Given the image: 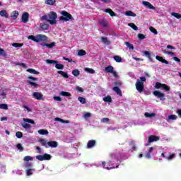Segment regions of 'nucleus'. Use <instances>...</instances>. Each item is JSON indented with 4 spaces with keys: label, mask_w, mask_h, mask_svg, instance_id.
<instances>
[{
    "label": "nucleus",
    "mask_w": 181,
    "mask_h": 181,
    "mask_svg": "<svg viewBox=\"0 0 181 181\" xmlns=\"http://www.w3.org/2000/svg\"><path fill=\"white\" fill-rule=\"evenodd\" d=\"M41 19H42V21H47L50 25H56V23H57V21H56V19H57V13L54 11H51L47 15L42 16Z\"/></svg>",
    "instance_id": "nucleus-1"
},
{
    "label": "nucleus",
    "mask_w": 181,
    "mask_h": 181,
    "mask_svg": "<svg viewBox=\"0 0 181 181\" xmlns=\"http://www.w3.org/2000/svg\"><path fill=\"white\" fill-rule=\"evenodd\" d=\"M38 142L41 144L42 146H45V148H57L59 146V143L56 141H48L45 139H40Z\"/></svg>",
    "instance_id": "nucleus-2"
},
{
    "label": "nucleus",
    "mask_w": 181,
    "mask_h": 181,
    "mask_svg": "<svg viewBox=\"0 0 181 181\" xmlns=\"http://www.w3.org/2000/svg\"><path fill=\"white\" fill-rule=\"evenodd\" d=\"M61 15H62L63 16H61L59 18L60 21H64L65 22H69V21H70V19H74L71 14L69 13L66 11H62L61 12Z\"/></svg>",
    "instance_id": "nucleus-3"
},
{
    "label": "nucleus",
    "mask_w": 181,
    "mask_h": 181,
    "mask_svg": "<svg viewBox=\"0 0 181 181\" xmlns=\"http://www.w3.org/2000/svg\"><path fill=\"white\" fill-rule=\"evenodd\" d=\"M33 81H37V78H35L33 76L28 77V84H29L30 86H31V87H33L34 88H37L39 87V84Z\"/></svg>",
    "instance_id": "nucleus-4"
},
{
    "label": "nucleus",
    "mask_w": 181,
    "mask_h": 181,
    "mask_svg": "<svg viewBox=\"0 0 181 181\" xmlns=\"http://www.w3.org/2000/svg\"><path fill=\"white\" fill-rule=\"evenodd\" d=\"M155 88L159 90V88H163L165 91H170V87L165 83H161L160 82H156L155 85Z\"/></svg>",
    "instance_id": "nucleus-5"
},
{
    "label": "nucleus",
    "mask_w": 181,
    "mask_h": 181,
    "mask_svg": "<svg viewBox=\"0 0 181 181\" xmlns=\"http://www.w3.org/2000/svg\"><path fill=\"white\" fill-rule=\"evenodd\" d=\"M35 158L37 160L42 162L43 160H50V159H52V156L50 154L45 153L44 155L36 156Z\"/></svg>",
    "instance_id": "nucleus-6"
},
{
    "label": "nucleus",
    "mask_w": 181,
    "mask_h": 181,
    "mask_svg": "<svg viewBox=\"0 0 181 181\" xmlns=\"http://www.w3.org/2000/svg\"><path fill=\"white\" fill-rule=\"evenodd\" d=\"M159 139H160V138L158 136H155V135H151L148 136V142L147 144H146V146H149V145H151V144H152L153 142H156L158 141H159Z\"/></svg>",
    "instance_id": "nucleus-7"
},
{
    "label": "nucleus",
    "mask_w": 181,
    "mask_h": 181,
    "mask_svg": "<svg viewBox=\"0 0 181 181\" xmlns=\"http://www.w3.org/2000/svg\"><path fill=\"white\" fill-rule=\"evenodd\" d=\"M153 95H155V97H157V98H159V100H160V101H165V100H166V98H165V93H162L159 90L153 91Z\"/></svg>",
    "instance_id": "nucleus-8"
},
{
    "label": "nucleus",
    "mask_w": 181,
    "mask_h": 181,
    "mask_svg": "<svg viewBox=\"0 0 181 181\" xmlns=\"http://www.w3.org/2000/svg\"><path fill=\"white\" fill-rule=\"evenodd\" d=\"M135 86H136V89L137 90V91H139V93L144 92V82H141V81L137 80L135 83Z\"/></svg>",
    "instance_id": "nucleus-9"
},
{
    "label": "nucleus",
    "mask_w": 181,
    "mask_h": 181,
    "mask_svg": "<svg viewBox=\"0 0 181 181\" xmlns=\"http://www.w3.org/2000/svg\"><path fill=\"white\" fill-rule=\"evenodd\" d=\"M37 43L39 42H46L47 40V37L45 35L39 34L36 35Z\"/></svg>",
    "instance_id": "nucleus-10"
},
{
    "label": "nucleus",
    "mask_w": 181,
    "mask_h": 181,
    "mask_svg": "<svg viewBox=\"0 0 181 181\" xmlns=\"http://www.w3.org/2000/svg\"><path fill=\"white\" fill-rule=\"evenodd\" d=\"M33 98H35V100H38L39 101L44 100L43 94H42L39 92H34L33 93Z\"/></svg>",
    "instance_id": "nucleus-11"
},
{
    "label": "nucleus",
    "mask_w": 181,
    "mask_h": 181,
    "mask_svg": "<svg viewBox=\"0 0 181 181\" xmlns=\"http://www.w3.org/2000/svg\"><path fill=\"white\" fill-rule=\"evenodd\" d=\"M21 19H22L23 23H28L29 21V13H23Z\"/></svg>",
    "instance_id": "nucleus-12"
},
{
    "label": "nucleus",
    "mask_w": 181,
    "mask_h": 181,
    "mask_svg": "<svg viewBox=\"0 0 181 181\" xmlns=\"http://www.w3.org/2000/svg\"><path fill=\"white\" fill-rule=\"evenodd\" d=\"M152 152H153V147H150L148 150V152L145 155V158H146V159H151V158H152Z\"/></svg>",
    "instance_id": "nucleus-13"
},
{
    "label": "nucleus",
    "mask_w": 181,
    "mask_h": 181,
    "mask_svg": "<svg viewBox=\"0 0 181 181\" xmlns=\"http://www.w3.org/2000/svg\"><path fill=\"white\" fill-rule=\"evenodd\" d=\"M95 146V140H90L87 144V148L91 149V148H94Z\"/></svg>",
    "instance_id": "nucleus-14"
},
{
    "label": "nucleus",
    "mask_w": 181,
    "mask_h": 181,
    "mask_svg": "<svg viewBox=\"0 0 181 181\" xmlns=\"http://www.w3.org/2000/svg\"><path fill=\"white\" fill-rule=\"evenodd\" d=\"M156 60H158V62H160L161 63H164L165 64H169V62H168L166 59H163V57L156 55Z\"/></svg>",
    "instance_id": "nucleus-15"
},
{
    "label": "nucleus",
    "mask_w": 181,
    "mask_h": 181,
    "mask_svg": "<svg viewBox=\"0 0 181 181\" xmlns=\"http://www.w3.org/2000/svg\"><path fill=\"white\" fill-rule=\"evenodd\" d=\"M112 90L117 93V95L122 97V92L121 91V89L118 86L113 87Z\"/></svg>",
    "instance_id": "nucleus-16"
},
{
    "label": "nucleus",
    "mask_w": 181,
    "mask_h": 181,
    "mask_svg": "<svg viewBox=\"0 0 181 181\" xmlns=\"http://www.w3.org/2000/svg\"><path fill=\"white\" fill-rule=\"evenodd\" d=\"M143 5H144V6H146V8H148V9L155 10V6H153L148 1H143Z\"/></svg>",
    "instance_id": "nucleus-17"
},
{
    "label": "nucleus",
    "mask_w": 181,
    "mask_h": 181,
    "mask_svg": "<svg viewBox=\"0 0 181 181\" xmlns=\"http://www.w3.org/2000/svg\"><path fill=\"white\" fill-rule=\"evenodd\" d=\"M0 56H2L5 59H8L9 57V55H8L6 52H5L2 48H0Z\"/></svg>",
    "instance_id": "nucleus-18"
},
{
    "label": "nucleus",
    "mask_w": 181,
    "mask_h": 181,
    "mask_svg": "<svg viewBox=\"0 0 181 181\" xmlns=\"http://www.w3.org/2000/svg\"><path fill=\"white\" fill-rule=\"evenodd\" d=\"M104 12H105L106 13H109L110 16H117V14H115V13L113 12V11L111 10V8H106L105 9Z\"/></svg>",
    "instance_id": "nucleus-19"
},
{
    "label": "nucleus",
    "mask_w": 181,
    "mask_h": 181,
    "mask_svg": "<svg viewBox=\"0 0 181 181\" xmlns=\"http://www.w3.org/2000/svg\"><path fill=\"white\" fill-rule=\"evenodd\" d=\"M58 74H60L64 78H69V74L63 71H58Z\"/></svg>",
    "instance_id": "nucleus-20"
},
{
    "label": "nucleus",
    "mask_w": 181,
    "mask_h": 181,
    "mask_svg": "<svg viewBox=\"0 0 181 181\" xmlns=\"http://www.w3.org/2000/svg\"><path fill=\"white\" fill-rule=\"evenodd\" d=\"M113 70H114V66H112L111 65H109L105 68V73H112Z\"/></svg>",
    "instance_id": "nucleus-21"
},
{
    "label": "nucleus",
    "mask_w": 181,
    "mask_h": 181,
    "mask_svg": "<svg viewBox=\"0 0 181 181\" xmlns=\"http://www.w3.org/2000/svg\"><path fill=\"white\" fill-rule=\"evenodd\" d=\"M26 175L27 176H32L33 175V172H35V169L33 168H28L26 170Z\"/></svg>",
    "instance_id": "nucleus-22"
},
{
    "label": "nucleus",
    "mask_w": 181,
    "mask_h": 181,
    "mask_svg": "<svg viewBox=\"0 0 181 181\" xmlns=\"http://www.w3.org/2000/svg\"><path fill=\"white\" fill-rule=\"evenodd\" d=\"M28 73H30V74H40V72L36 71L35 69H27Z\"/></svg>",
    "instance_id": "nucleus-23"
},
{
    "label": "nucleus",
    "mask_w": 181,
    "mask_h": 181,
    "mask_svg": "<svg viewBox=\"0 0 181 181\" xmlns=\"http://www.w3.org/2000/svg\"><path fill=\"white\" fill-rule=\"evenodd\" d=\"M99 23L100 25H102L103 28H108V23L105 20H100Z\"/></svg>",
    "instance_id": "nucleus-24"
},
{
    "label": "nucleus",
    "mask_w": 181,
    "mask_h": 181,
    "mask_svg": "<svg viewBox=\"0 0 181 181\" xmlns=\"http://www.w3.org/2000/svg\"><path fill=\"white\" fill-rule=\"evenodd\" d=\"M0 16H2L3 18H9V15H8V13H6V11L1 10L0 11Z\"/></svg>",
    "instance_id": "nucleus-25"
},
{
    "label": "nucleus",
    "mask_w": 181,
    "mask_h": 181,
    "mask_svg": "<svg viewBox=\"0 0 181 181\" xmlns=\"http://www.w3.org/2000/svg\"><path fill=\"white\" fill-rule=\"evenodd\" d=\"M59 94L63 97H71V93L66 91H61Z\"/></svg>",
    "instance_id": "nucleus-26"
},
{
    "label": "nucleus",
    "mask_w": 181,
    "mask_h": 181,
    "mask_svg": "<svg viewBox=\"0 0 181 181\" xmlns=\"http://www.w3.org/2000/svg\"><path fill=\"white\" fill-rule=\"evenodd\" d=\"M38 134H40V135H47L49 134V131L47 129H40L38 130Z\"/></svg>",
    "instance_id": "nucleus-27"
},
{
    "label": "nucleus",
    "mask_w": 181,
    "mask_h": 181,
    "mask_svg": "<svg viewBox=\"0 0 181 181\" xmlns=\"http://www.w3.org/2000/svg\"><path fill=\"white\" fill-rule=\"evenodd\" d=\"M18 16H19V13L18 11H15L11 13V18H13V19H17Z\"/></svg>",
    "instance_id": "nucleus-28"
},
{
    "label": "nucleus",
    "mask_w": 181,
    "mask_h": 181,
    "mask_svg": "<svg viewBox=\"0 0 181 181\" xmlns=\"http://www.w3.org/2000/svg\"><path fill=\"white\" fill-rule=\"evenodd\" d=\"M113 59L117 62V63H121V62H122V58L118 55H115Z\"/></svg>",
    "instance_id": "nucleus-29"
},
{
    "label": "nucleus",
    "mask_w": 181,
    "mask_h": 181,
    "mask_svg": "<svg viewBox=\"0 0 181 181\" xmlns=\"http://www.w3.org/2000/svg\"><path fill=\"white\" fill-rule=\"evenodd\" d=\"M125 15L126 16H133V17L136 16V14L131 11H126Z\"/></svg>",
    "instance_id": "nucleus-30"
},
{
    "label": "nucleus",
    "mask_w": 181,
    "mask_h": 181,
    "mask_svg": "<svg viewBox=\"0 0 181 181\" xmlns=\"http://www.w3.org/2000/svg\"><path fill=\"white\" fill-rule=\"evenodd\" d=\"M101 40L103 42V43H104L105 45H110L111 42H110V40H108V39L107 37H101Z\"/></svg>",
    "instance_id": "nucleus-31"
},
{
    "label": "nucleus",
    "mask_w": 181,
    "mask_h": 181,
    "mask_svg": "<svg viewBox=\"0 0 181 181\" xmlns=\"http://www.w3.org/2000/svg\"><path fill=\"white\" fill-rule=\"evenodd\" d=\"M103 101H105V103H112V98H111V96L107 95L103 98Z\"/></svg>",
    "instance_id": "nucleus-32"
},
{
    "label": "nucleus",
    "mask_w": 181,
    "mask_h": 181,
    "mask_svg": "<svg viewBox=\"0 0 181 181\" xmlns=\"http://www.w3.org/2000/svg\"><path fill=\"white\" fill-rule=\"evenodd\" d=\"M144 117H146V118H152V117H156V114L146 112L144 114Z\"/></svg>",
    "instance_id": "nucleus-33"
},
{
    "label": "nucleus",
    "mask_w": 181,
    "mask_h": 181,
    "mask_svg": "<svg viewBox=\"0 0 181 181\" xmlns=\"http://www.w3.org/2000/svg\"><path fill=\"white\" fill-rule=\"evenodd\" d=\"M102 165H103V168H105V169H107V170H110V169H117V168H118V166H119V165H117L116 167H110V168H109V167H105V161H103V163H102Z\"/></svg>",
    "instance_id": "nucleus-34"
},
{
    "label": "nucleus",
    "mask_w": 181,
    "mask_h": 181,
    "mask_svg": "<svg viewBox=\"0 0 181 181\" xmlns=\"http://www.w3.org/2000/svg\"><path fill=\"white\" fill-rule=\"evenodd\" d=\"M72 74L75 77H78V76H80V71L78 69H74L72 71Z\"/></svg>",
    "instance_id": "nucleus-35"
},
{
    "label": "nucleus",
    "mask_w": 181,
    "mask_h": 181,
    "mask_svg": "<svg viewBox=\"0 0 181 181\" xmlns=\"http://www.w3.org/2000/svg\"><path fill=\"white\" fill-rule=\"evenodd\" d=\"M40 28H41V29L42 30H47V29H49V24H46V23H45V24H40Z\"/></svg>",
    "instance_id": "nucleus-36"
},
{
    "label": "nucleus",
    "mask_w": 181,
    "mask_h": 181,
    "mask_svg": "<svg viewBox=\"0 0 181 181\" xmlns=\"http://www.w3.org/2000/svg\"><path fill=\"white\" fill-rule=\"evenodd\" d=\"M55 67H56V69H57V70H63V69H64V65H63L62 64H58L57 62L55 64Z\"/></svg>",
    "instance_id": "nucleus-37"
},
{
    "label": "nucleus",
    "mask_w": 181,
    "mask_h": 181,
    "mask_svg": "<svg viewBox=\"0 0 181 181\" xmlns=\"http://www.w3.org/2000/svg\"><path fill=\"white\" fill-rule=\"evenodd\" d=\"M78 101H79L81 104H86V103H87V101L86 100V98H83L81 96H79L78 98Z\"/></svg>",
    "instance_id": "nucleus-38"
},
{
    "label": "nucleus",
    "mask_w": 181,
    "mask_h": 181,
    "mask_svg": "<svg viewBox=\"0 0 181 181\" xmlns=\"http://www.w3.org/2000/svg\"><path fill=\"white\" fill-rule=\"evenodd\" d=\"M21 126L23 127V128H25V129H30V128H32V125L28 123H23Z\"/></svg>",
    "instance_id": "nucleus-39"
},
{
    "label": "nucleus",
    "mask_w": 181,
    "mask_h": 181,
    "mask_svg": "<svg viewBox=\"0 0 181 181\" xmlns=\"http://www.w3.org/2000/svg\"><path fill=\"white\" fill-rule=\"evenodd\" d=\"M85 71L89 73L90 74H94V73H95V71L91 68H86Z\"/></svg>",
    "instance_id": "nucleus-40"
},
{
    "label": "nucleus",
    "mask_w": 181,
    "mask_h": 181,
    "mask_svg": "<svg viewBox=\"0 0 181 181\" xmlns=\"http://www.w3.org/2000/svg\"><path fill=\"white\" fill-rule=\"evenodd\" d=\"M46 63H47V64H56L57 61L53 59H47Z\"/></svg>",
    "instance_id": "nucleus-41"
},
{
    "label": "nucleus",
    "mask_w": 181,
    "mask_h": 181,
    "mask_svg": "<svg viewBox=\"0 0 181 181\" xmlns=\"http://www.w3.org/2000/svg\"><path fill=\"white\" fill-rule=\"evenodd\" d=\"M172 120V121H175L176 119H177V116H176V115H171L168 116V120Z\"/></svg>",
    "instance_id": "nucleus-42"
},
{
    "label": "nucleus",
    "mask_w": 181,
    "mask_h": 181,
    "mask_svg": "<svg viewBox=\"0 0 181 181\" xmlns=\"http://www.w3.org/2000/svg\"><path fill=\"white\" fill-rule=\"evenodd\" d=\"M23 122H28V124H32L33 125L35 124V121H33L30 119L23 118Z\"/></svg>",
    "instance_id": "nucleus-43"
},
{
    "label": "nucleus",
    "mask_w": 181,
    "mask_h": 181,
    "mask_svg": "<svg viewBox=\"0 0 181 181\" xmlns=\"http://www.w3.org/2000/svg\"><path fill=\"white\" fill-rule=\"evenodd\" d=\"M172 16H174V18H176L177 19H181V14L177 13H172Z\"/></svg>",
    "instance_id": "nucleus-44"
},
{
    "label": "nucleus",
    "mask_w": 181,
    "mask_h": 181,
    "mask_svg": "<svg viewBox=\"0 0 181 181\" xmlns=\"http://www.w3.org/2000/svg\"><path fill=\"white\" fill-rule=\"evenodd\" d=\"M86 52L83 49H81L78 51V56H86Z\"/></svg>",
    "instance_id": "nucleus-45"
},
{
    "label": "nucleus",
    "mask_w": 181,
    "mask_h": 181,
    "mask_svg": "<svg viewBox=\"0 0 181 181\" xmlns=\"http://www.w3.org/2000/svg\"><path fill=\"white\" fill-rule=\"evenodd\" d=\"M16 138H18L19 139H21V138H23V133H22V132H17L16 133Z\"/></svg>",
    "instance_id": "nucleus-46"
},
{
    "label": "nucleus",
    "mask_w": 181,
    "mask_h": 181,
    "mask_svg": "<svg viewBox=\"0 0 181 181\" xmlns=\"http://www.w3.org/2000/svg\"><path fill=\"white\" fill-rule=\"evenodd\" d=\"M175 158H176V154L172 153V154H170V156L167 157L166 159L168 160H172V159H175Z\"/></svg>",
    "instance_id": "nucleus-47"
},
{
    "label": "nucleus",
    "mask_w": 181,
    "mask_h": 181,
    "mask_svg": "<svg viewBox=\"0 0 181 181\" xmlns=\"http://www.w3.org/2000/svg\"><path fill=\"white\" fill-rule=\"evenodd\" d=\"M128 26H129L130 28H132L134 30H138V27L132 23H129Z\"/></svg>",
    "instance_id": "nucleus-48"
},
{
    "label": "nucleus",
    "mask_w": 181,
    "mask_h": 181,
    "mask_svg": "<svg viewBox=\"0 0 181 181\" xmlns=\"http://www.w3.org/2000/svg\"><path fill=\"white\" fill-rule=\"evenodd\" d=\"M0 109L1 110H8V105L5 103L0 104Z\"/></svg>",
    "instance_id": "nucleus-49"
},
{
    "label": "nucleus",
    "mask_w": 181,
    "mask_h": 181,
    "mask_svg": "<svg viewBox=\"0 0 181 181\" xmlns=\"http://www.w3.org/2000/svg\"><path fill=\"white\" fill-rule=\"evenodd\" d=\"M55 2H56L55 0H46L45 1V4H47V5H53Z\"/></svg>",
    "instance_id": "nucleus-50"
},
{
    "label": "nucleus",
    "mask_w": 181,
    "mask_h": 181,
    "mask_svg": "<svg viewBox=\"0 0 181 181\" xmlns=\"http://www.w3.org/2000/svg\"><path fill=\"white\" fill-rule=\"evenodd\" d=\"M130 145H131V146H132V149L133 151H136V146H135V141H132L130 142Z\"/></svg>",
    "instance_id": "nucleus-51"
},
{
    "label": "nucleus",
    "mask_w": 181,
    "mask_h": 181,
    "mask_svg": "<svg viewBox=\"0 0 181 181\" xmlns=\"http://www.w3.org/2000/svg\"><path fill=\"white\" fill-rule=\"evenodd\" d=\"M163 53H165V54H170V56H175L174 52H172L170 51H166V49H163Z\"/></svg>",
    "instance_id": "nucleus-52"
},
{
    "label": "nucleus",
    "mask_w": 181,
    "mask_h": 181,
    "mask_svg": "<svg viewBox=\"0 0 181 181\" xmlns=\"http://www.w3.org/2000/svg\"><path fill=\"white\" fill-rule=\"evenodd\" d=\"M63 60H66V62H69V63H71V62H73V63H76V61L73 60V59L67 58L66 57H63Z\"/></svg>",
    "instance_id": "nucleus-53"
},
{
    "label": "nucleus",
    "mask_w": 181,
    "mask_h": 181,
    "mask_svg": "<svg viewBox=\"0 0 181 181\" xmlns=\"http://www.w3.org/2000/svg\"><path fill=\"white\" fill-rule=\"evenodd\" d=\"M28 39L33 40V42H37L36 35H30L28 37Z\"/></svg>",
    "instance_id": "nucleus-54"
},
{
    "label": "nucleus",
    "mask_w": 181,
    "mask_h": 181,
    "mask_svg": "<svg viewBox=\"0 0 181 181\" xmlns=\"http://www.w3.org/2000/svg\"><path fill=\"white\" fill-rule=\"evenodd\" d=\"M16 146L18 150L20 151V152H23V147L22 146V144H18Z\"/></svg>",
    "instance_id": "nucleus-55"
},
{
    "label": "nucleus",
    "mask_w": 181,
    "mask_h": 181,
    "mask_svg": "<svg viewBox=\"0 0 181 181\" xmlns=\"http://www.w3.org/2000/svg\"><path fill=\"white\" fill-rule=\"evenodd\" d=\"M144 53L145 56H146V57H148V59H151V52H149L148 51H144Z\"/></svg>",
    "instance_id": "nucleus-56"
},
{
    "label": "nucleus",
    "mask_w": 181,
    "mask_h": 181,
    "mask_svg": "<svg viewBox=\"0 0 181 181\" xmlns=\"http://www.w3.org/2000/svg\"><path fill=\"white\" fill-rule=\"evenodd\" d=\"M25 167L28 168V169H30V168H32V163L30 162H26L25 163Z\"/></svg>",
    "instance_id": "nucleus-57"
},
{
    "label": "nucleus",
    "mask_w": 181,
    "mask_h": 181,
    "mask_svg": "<svg viewBox=\"0 0 181 181\" xmlns=\"http://www.w3.org/2000/svg\"><path fill=\"white\" fill-rule=\"evenodd\" d=\"M33 160V158L29 156H27L24 158V160L25 162H29V160Z\"/></svg>",
    "instance_id": "nucleus-58"
},
{
    "label": "nucleus",
    "mask_w": 181,
    "mask_h": 181,
    "mask_svg": "<svg viewBox=\"0 0 181 181\" xmlns=\"http://www.w3.org/2000/svg\"><path fill=\"white\" fill-rule=\"evenodd\" d=\"M76 90L77 91H78L79 93H84V89H83V88L80 87V86H77L76 88Z\"/></svg>",
    "instance_id": "nucleus-59"
},
{
    "label": "nucleus",
    "mask_w": 181,
    "mask_h": 181,
    "mask_svg": "<svg viewBox=\"0 0 181 181\" xmlns=\"http://www.w3.org/2000/svg\"><path fill=\"white\" fill-rule=\"evenodd\" d=\"M150 30L152 32V33H154V35H158V31L156 29L153 28V27L150 28Z\"/></svg>",
    "instance_id": "nucleus-60"
},
{
    "label": "nucleus",
    "mask_w": 181,
    "mask_h": 181,
    "mask_svg": "<svg viewBox=\"0 0 181 181\" xmlns=\"http://www.w3.org/2000/svg\"><path fill=\"white\" fill-rule=\"evenodd\" d=\"M137 36H138V37H139V39L140 40H142L145 39V35H143V34H138Z\"/></svg>",
    "instance_id": "nucleus-61"
},
{
    "label": "nucleus",
    "mask_w": 181,
    "mask_h": 181,
    "mask_svg": "<svg viewBox=\"0 0 181 181\" xmlns=\"http://www.w3.org/2000/svg\"><path fill=\"white\" fill-rule=\"evenodd\" d=\"M54 101H62V98L60 96H54Z\"/></svg>",
    "instance_id": "nucleus-62"
},
{
    "label": "nucleus",
    "mask_w": 181,
    "mask_h": 181,
    "mask_svg": "<svg viewBox=\"0 0 181 181\" xmlns=\"http://www.w3.org/2000/svg\"><path fill=\"white\" fill-rule=\"evenodd\" d=\"M122 84V83L119 81H117L115 82V85L117 86L118 87H121Z\"/></svg>",
    "instance_id": "nucleus-63"
},
{
    "label": "nucleus",
    "mask_w": 181,
    "mask_h": 181,
    "mask_svg": "<svg viewBox=\"0 0 181 181\" xmlns=\"http://www.w3.org/2000/svg\"><path fill=\"white\" fill-rule=\"evenodd\" d=\"M108 121H110L109 118L104 117L102 119V122H108Z\"/></svg>",
    "instance_id": "nucleus-64"
}]
</instances>
